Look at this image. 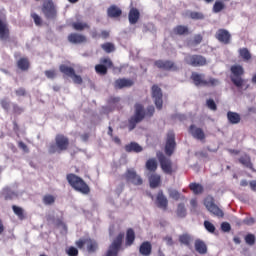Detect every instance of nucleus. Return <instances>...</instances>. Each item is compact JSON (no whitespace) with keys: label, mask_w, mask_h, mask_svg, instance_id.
<instances>
[{"label":"nucleus","mask_w":256,"mask_h":256,"mask_svg":"<svg viewBox=\"0 0 256 256\" xmlns=\"http://www.w3.org/2000/svg\"><path fill=\"white\" fill-rule=\"evenodd\" d=\"M175 147L177 143L175 142V133L169 132L167 134L166 145H165V154L163 152H156V157L160 164V168L165 175H173L177 173V166L173 165V160L170 159L171 155L175 153Z\"/></svg>","instance_id":"f257e3e1"},{"label":"nucleus","mask_w":256,"mask_h":256,"mask_svg":"<svg viewBox=\"0 0 256 256\" xmlns=\"http://www.w3.org/2000/svg\"><path fill=\"white\" fill-rule=\"evenodd\" d=\"M155 115V106H148L145 110L143 104L135 105V115L130 119L129 125L132 129L135 128V123H141L145 117L147 119H151V117Z\"/></svg>","instance_id":"f03ea898"},{"label":"nucleus","mask_w":256,"mask_h":256,"mask_svg":"<svg viewBox=\"0 0 256 256\" xmlns=\"http://www.w3.org/2000/svg\"><path fill=\"white\" fill-rule=\"evenodd\" d=\"M66 179L74 191H77L82 195H89V193H91V188L89 185L85 183L83 178L77 176L76 174H67Z\"/></svg>","instance_id":"7ed1b4c3"},{"label":"nucleus","mask_w":256,"mask_h":256,"mask_svg":"<svg viewBox=\"0 0 256 256\" xmlns=\"http://www.w3.org/2000/svg\"><path fill=\"white\" fill-rule=\"evenodd\" d=\"M69 149V138L63 134H58L55 137V144L49 146V153H61V151H67Z\"/></svg>","instance_id":"20e7f679"},{"label":"nucleus","mask_w":256,"mask_h":256,"mask_svg":"<svg viewBox=\"0 0 256 256\" xmlns=\"http://www.w3.org/2000/svg\"><path fill=\"white\" fill-rule=\"evenodd\" d=\"M230 71L232 73L230 79L235 85V87H243V83H245V80H243V75H245V69H243V66L241 65H233L230 68Z\"/></svg>","instance_id":"39448f33"},{"label":"nucleus","mask_w":256,"mask_h":256,"mask_svg":"<svg viewBox=\"0 0 256 256\" xmlns=\"http://www.w3.org/2000/svg\"><path fill=\"white\" fill-rule=\"evenodd\" d=\"M184 62L190 67H205L207 65V58L199 54H187L184 57Z\"/></svg>","instance_id":"423d86ee"},{"label":"nucleus","mask_w":256,"mask_h":256,"mask_svg":"<svg viewBox=\"0 0 256 256\" xmlns=\"http://www.w3.org/2000/svg\"><path fill=\"white\" fill-rule=\"evenodd\" d=\"M204 205L207 211H209V213H212V215H215V217L222 218L225 216L223 210H221V208H219V206L215 204V198H213V196H206V198L204 199Z\"/></svg>","instance_id":"0eeeda50"},{"label":"nucleus","mask_w":256,"mask_h":256,"mask_svg":"<svg viewBox=\"0 0 256 256\" xmlns=\"http://www.w3.org/2000/svg\"><path fill=\"white\" fill-rule=\"evenodd\" d=\"M123 239H125V233H120L109 246L106 256H118L119 251H121V246L123 245Z\"/></svg>","instance_id":"6e6552de"},{"label":"nucleus","mask_w":256,"mask_h":256,"mask_svg":"<svg viewBox=\"0 0 256 256\" xmlns=\"http://www.w3.org/2000/svg\"><path fill=\"white\" fill-rule=\"evenodd\" d=\"M151 96L154 104L156 105V109H158V111H161V109H163V91L157 84H154L152 86Z\"/></svg>","instance_id":"1a4fd4ad"},{"label":"nucleus","mask_w":256,"mask_h":256,"mask_svg":"<svg viewBox=\"0 0 256 256\" xmlns=\"http://www.w3.org/2000/svg\"><path fill=\"white\" fill-rule=\"evenodd\" d=\"M42 13L46 19H55V17H57V9L55 8L53 0H46L43 2Z\"/></svg>","instance_id":"9d476101"},{"label":"nucleus","mask_w":256,"mask_h":256,"mask_svg":"<svg viewBox=\"0 0 256 256\" xmlns=\"http://www.w3.org/2000/svg\"><path fill=\"white\" fill-rule=\"evenodd\" d=\"M154 65L163 71H179L177 64L171 60H156Z\"/></svg>","instance_id":"9b49d317"},{"label":"nucleus","mask_w":256,"mask_h":256,"mask_svg":"<svg viewBox=\"0 0 256 256\" xmlns=\"http://www.w3.org/2000/svg\"><path fill=\"white\" fill-rule=\"evenodd\" d=\"M67 39L72 45H81L83 43H87V36L75 32L70 33Z\"/></svg>","instance_id":"f8f14e48"},{"label":"nucleus","mask_w":256,"mask_h":256,"mask_svg":"<svg viewBox=\"0 0 256 256\" xmlns=\"http://www.w3.org/2000/svg\"><path fill=\"white\" fill-rule=\"evenodd\" d=\"M215 38L219 43H223L224 45L231 43V33L225 29H219L215 34Z\"/></svg>","instance_id":"ddd939ff"},{"label":"nucleus","mask_w":256,"mask_h":256,"mask_svg":"<svg viewBox=\"0 0 256 256\" xmlns=\"http://www.w3.org/2000/svg\"><path fill=\"white\" fill-rule=\"evenodd\" d=\"M156 205L159 209H163V211H167V207L169 206V200L165 194H163V190H160L156 196Z\"/></svg>","instance_id":"4468645a"},{"label":"nucleus","mask_w":256,"mask_h":256,"mask_svg":"<svg viewBox=\"0 0 256 256\" xmlns=\"http://www.w3.org/2000/svg\"><path fill=\"white\" fill-rule=\"evenodd\" d=\"M238 162L243 165V167H246V169H250L252 173H256L255 167H253V162H251V156L244 154L238 159Z\"/></svg>","instance_id":"2eb2a0df"},{"label":"nucleus","mask_w":256,"mask_h":256,"mask_svg":"<svg viewBox=\"0 0 256 256\" xmlns=\"http://www.w3.org/2000/svg\"><path fill=\"white\" fill-rule=\"evenodd\" d=\"M191 80L193 81L196 87L204 86L207 84V80H205V74H199L197 72H193L191 74Z\"/></svg>","instance_id":"dca6fc26"},{"label":"nucleus","mask_w":256,"mask_h":256,"mask_svg":"<svg viewBox=\"0 0 256 256\" xmlns=\"http://www.w3.org/2000/svg\"><path fill=\"white\" fill-rule=\"evenodd\" d=\"M139 19H141V12L137 8H131L129 11V24L137 25L139 23Z\"/></svg>","instance_id":"f3484780"},{"label":"nucleus","mask_w":256,"mask_h":256,"mask_svg":"<svg viewBox=\"0 0 256 256\" xmlns=\"http://www.w3.org/2000/svg\"><path fill=\"white\" fill-rule=\"evenodd\" d=\"M10 35L9 26L0 20V41H8Z\"/></svg>","instance_id":"a211bd4d"},{"label":"nucleus","mask_w":256,"mask_h":256,"mask_svg":"<svg viewBox=\"0 0 256 256\" xmlns=\"http://www.w3.org/2000/svg\"><path fill=\"white\" fill-rule=\"evenodd\" d=\"M152 251H153V246L149 241L143 242L139 247V253L140 255H143V256L151 255Z\"/></svg>","instance_id":"6ab92c4d"},{"label":"nucleus","mask_w":256,"mask_h":256,"mask_svg":"<svg viewBox=\"0 0 256 256\" xmlns=\"http://www.w3.org/2000/svg\"><path fill=\"white\" fill-rule=\"evenodd\" d=\"M178 240L181 245H185V247L191 249V244L193 243V236H191L189 233L181 234L178 237Z\"/></svg>","instance_id":"aec40b11"},{"label":"nucleus","mask_w":256,"mask_h":256,"mask_svg":"<svg viewBox=\"0 0 256 256\" xmlns=\"http://www.w3.org/2000/svg\"><path fill=\"white\" fill-rule=\"evenodd\" d=\"M194 247H195V250L197 251V253H199V255H206L207 244H205V242L203 240L196 239L194 242Z\"/></svg>","instance_id":"412c9836"},{"label":"nucleus","mask_w":256,"mask_h":256,"mask_svg":"<svg viewBox=\"0 0 256 256\" xmlns=\"http://www.w3.org/2000/svg\"><path fill=\"white\" fill-rule=\"evenodd\" d=\"M149 184L151 189H157V187H159V185H161V175L157 174V173H152L149 176Z\"/></svg>","instance_id":"4be33fe9"},{"label":"nucleus","mask_w":256,"mask_h":256,"mask_svg":"<svg viewBox=\"0 0 256 256\" xmlns=\"http://www.w3.org/2000/svg\"><path fill=\"white\" fill-rule=\"evenodd\" d=\"M16 65L20 71H27L31 67V62L29 61V58L22 57L16 62Z\"/></svg>","instance_id":"5701e85b"},{"label":"nucleus","mask_w":256,"mask_h":256,"mask_svg":"<svg viewBox=\"0 0 256 256\" xmlns=\"http://www.w3.org/2000/svg\"><path fill=\"white\" fill-rule=\"evenodd\" d=\"M122 13L123 12L121 11V9L119 7H117L116 5H111L107 9V15H108V17H111L112 19L121 17Z\"/></svg>","instance_id":"b1692460"},{"label":"nucleus","mask_w":256,"mask_h":256,"mask_svg":"<svg viewBox=\"0 0 256 256\" xmlns=\"http://www.w3.org/2000/svg\"><path fill=\"white\" fill-rule=\"evenodd\" d=\"M2 195L4 197V201H13V199H17V193L9 187L3 189Z\"/></svg>","instance_id":"393cba45"},{"label":"nucleus","mask_w":256,"mask_h":256,"mask_svg":"<svg viewBox=\"0 0 256 256\" xmlns=\"http://www.w3.org/2000/svg\"><path fill=\"white\" fill-rule=\"evenodd\" d=\"M129 181L132 182L133 185H143V178L133 170L129 171Z\"/></svg>","instance_id":"a878e982"},{"label":"nucleus","mask_w":256,"mask_h":256,"mask_svg":"<svg viewBox=\"0 0 256 256\" xmlns=\"http://www.w3.org/2000/svg\"><path fill=\"white\" fill-rule=\"evenodd\" d=\"M60 73H63L65 77H73L75 75V68L62 64L59 66Z\"/></svg>","instance_id":"bb28decb"},{"label":"nucleus","mask_w":256,"mask_h":256,"mask_svg":"<svg viewBox=\"0 0 256 256\" xmlns=\"http://www.w3.org/2000/svg\"><path fill=\"white\" fill-rule=\"evenodd\" d=\"M172 33L174 35H189V27L185 26V25H177L176 27L173 28Z\"/></svg>","instance_id":"cd10ccee"},{"label":"nucleus","mask_w":256,"mask_h":256,"mask_svg":"<svg viewBox=\"0 0 256 256\" xmlns=\"http://www.w3.org/2000/svg\"><path fill=\"white\" fill-rule=\"evenodd\" d=\"M145 167L149 173H155L158 168L157 160L155 158H150L146 161Z\"/></svg>","instance_id":"c85d7f7f"},{"label":"nucleus","mask_w":256,"mask_h":256,"mask_svg":"<svg viewBox=\"0 0 256 256\" xmlns=\"http://www.w3.org/2000/svg\"><path fill=\"white\" fill-rule=\"evenodd\" d=\"M189 133L194 137V139H197L198 141H205V132H203L202 129H190Z\"/></svg>","instance_id":"c756f323"},{"label":"nucleus","mask_w":256,"mask_h":256,"mask_svg":"<svg viewBox=\"0 0 256 256\" xmlns=\"http://www.w3.org/2000/svg\"><path fill=\"white\" fill-rule=\"evenodd\" d=\"M189 189L192 191L194 195H201L203 193L204 188L203 185L197 183V182H192L189 184Z\"/></svg>","instance_id":"7c9ffc66"},{"label":"nucleus","mask_w":256,"mask_h":256,"mask_svg":"<svg viewBox=\"0 0 256 256\" xmlns=\"http://www.w3.org/2000/svg\"><path fill=\"white\" fill-rule=\"evenodd\" d=\"M227 118L229 123H232V125H236L241 121V116L237 112H231L229 111L227 113Z\"/></svg>","instance_id":"2f4dec72"},{"label":"nucleus","mask_w":256,"mask_h":256,"mask_svg":"<svg viewBox=\"0 0 256 256\" xmlns=\"http://www.w3.org/2000/svg\"><path fill=\"white\" fill-rule=\"evenodd\" d=\"M176 215L180 219H185L187 217V208H185L184 203H179L176 209Z\"/></svg>","instance_id":"473e14b6"},{"label":"nucleus","mask_w":256,"mask_h":256,"mask_svg":"<svg viewBox=\"0 0 256 256\" xmlns=\"http://www.w3.org/2000/svg\"><path fill=\"white\" fill-rule=\"evenodd\" d=\"M86 245H87L88 253H95V251H97L99 247L97 242L91 238H87Z\"/></svg>","instance_id":"72a5a7b5"},{"label":"nucleus","mask_w":256,"mask_h":256,"mask_svg":"<svg viewBox=\"0 0 256 256\" xmlns=\"http://www.w3.org/2000/svg\"><path fill=\"white\" fill-rule=\"evenodd\" d=\"M125 87H129V79H117L114 82V88L115 89H123Z\"/></svg>","instance_id":"f704fd0d"},{"label":"nucleus","mask_w":256,"mask_h":256,"mask_svg":"<svg viewBox=\"0 0 256 256\" xmlns=\"http://www.w3.org/2000/svg\"><path fill=\"white\" fill-rule=\"evenodd\" d=\"M239 56L243 61H251V52L247 48H240L238 50Z\"/></svg>","instance_id":"c9c22d12"},{"label":"nucleus","mask_w":256,"mask_h":256,"mask_svg":"<svg viewBox=\"0 0 256 256\" xmlns=\"http://www.w3.org/2000/svg\"><path fill=\"white\" fill-rule=\"evenodd\" d=\"M12 210L17 215L18 219H20V221H23V219H25V212H24L23 208H21L17 205H13Z\"/></svg>","instance_id":"e433bc0d"},{"label":"nucleus","mask_w":256,"mask_h":256,"mask_svg":"<svg viewBox=\"0 0 256 256\" xmlns=\"http://www.w3.org/2000/svg\"><path fill=\"white\" fill-rule=\"evenodd\" d=\"M56 197L51 194H46L43 196L42 201L44 205H54L56 201Z\"/></svg>","instance_id":"4c0bfd02"},{"label":"nucleus","mask_w":256,"mask_h":256,"mask_svg":"<svg viewBox=\"0 0 256 256\" xmlns=\"http://www.w3.org/2000/svg\"><path fill=\"white\" fill-rule=\"evenodd\" d=\"M129 151L130 153H141V151H143V147L141 145H139V143L137 142H130L129 144Z\"/></svg>","instance_id":"58836bf2"},{"label":"nucleus","mask_w":256,"mask_h":256,"mask_svg":"<svg viewBox=\"0 0 256 256\" xmlns=\"http://www.w3.org/2000/svg\"><path fill=\"white\" fill-rule=\"evenodd\" d=\"M72 27L75 31H83L85 29H89V24L83 22H74L72 23Z\"/></svg>","instance_id":"ea45409f"},{"label":"nucleus","mask_w":256,"mask_h":256,"mask_svg":"<svg viewBox=\"0 0 256 256\" xmlns=\"http://www.w3.org/2000/svg\"><path fill=\"white\" fill-rule=\"evenodd\" d=\"M101 49H103L105 53H113V51H115V44L111 42H106L104 44H101Z\"/></svg>","instance_id":"a19ab883"},{"label":"nucleus","mask_w":256,"mask_h":256,"mask_svg":"<svg viewBox=\"0 0 256 256\" xmlns=\"http://www.w3.org/2000/svg\"><path fill=\"white\" fill-rule=\"evenodd\" d=\"M25 112V108L19 106V104H12V113L13 115H22Z\"/></svg>","instance_id":"79ce46f5"},{"label":"nucleus","mask_w":256,"mask_h":256,"mask_svg":"<svg viewBox=\"0 0 256 256\" xmlns=\"http://www.w3.org/2000/svg\"><path fill=\"white\" fill-rule=\"evenodd\" d=\"M244 241L246 245H250V247H252V245H255V241H256L255 235L251 233L247 234L244 237Z\"/></svg>","instance_id":"37998d69"},{"label":"nucleus","mask_w":256,"mask_h":256,"mask_svg":"<svg viewBox=\"0 0 256 256\" xmlns=\"http://www.w3.org/2000/svg\"><path fill=\"white\" fill-rule=\"evenodd\" d=\"M225 9V4L221 1H216L213 5V13H221Z\"/></svg>","instance_id":"c03bdc74"},{"label":"nucleus","mask_w":256,"mask_h":256,"mask_svg":"<svg viewBox=\"0 0 256 256\" xmlns=\"http://www.w3.org/2000/svg\"><path fill=\"white\" fill-rule=\"evenodd\" d=\"M95 71L98 73V75H105L107 73V66L103 64H97L95 66Z\"/></svg>","instance_id":"a18cd8bd"},{"label":"nucleus","mask_w":256,"mask_h":256,"mask_svg":"<svg viewBox=\"0 0 256 256\" xmlns=\"http://www.w3.org/2000/svg\"><path fill=\"white\" fill-rule=\"evenodd\" d=\"M219 85V79L217 78H209L206 80V84H204V87H217Z\"/></svg>","instance_id":"49530a36"},{"label":"nucleus","mask_w":256,"mask_h":256,"mask_svg":"<svg viewBox=\"0 0 256 256\" xmlns=\"http://www.w3.org/2000/svg\"><path fill=\"white\" fill-rule=\"evenodd\" d=\"M190 19L203 20L205 19V15L201 12H190Z\"/></svg>","instance_id":"de8ad7c7"},{"label":"nucleus","mask_w":256,"mask_h":256,"mask_svg":"<svg viewBox=\"0 0 256 256\" xmlns=\"http://www.w3.org/2000/svg\"><path fill=\"white\" fill-rule=\"evenodd\" d=\"M206 105L211 111H217V104L215 103L214 99H208L206 101Z\"/></svg>","instance_id":"09e8293b"},{"label":"nucleus","mask_w":256,"mask_h":256,"mask_svg":"<svg viewBox=\"0 0 256 256\" xmlns=\"http://www.w3.org/2000/svg\"><path fill=\"white\" fill-rule=\"evenodd\" d=\"M31 17L33 18V21L37 27H40V25H43V20L40 18V16L37 13H32Z\"/></svg>","instance_id":"8fccbe9b"},{"label":"nucleus","mask_w":256,"mask_h":256,"mask_svg":"<svg viewBox=\"0 0 256 256\" xmlns=\"http://www.w3.org/2000/svg\"><path fill=\"white\" fill-rule=\"evenodd\" d=\"M204 227L209 233H215V225H213V223L210 221H204Z\"/></svg>","instance_id":"3c124183"},{"label":"nucleus","mask_w":256,"mask_h":256,"mask_svg":"<svg viewBox=\"0 0 256 256\" xmlns=\"http://www.w3.org/2000/svg\"><path fill=\"white\" fill-rule=\"evenodd\" d=\"M66 253L68 256H77L79 255V250L75 248L74 246H70L67 250Z\"/></svg>","instance_id":"603ef678"},{"label":"nucleus","mask_w":256,"mask_h":256,"mask_svg":"<svg viewBox=\"0 0 256 256\" xmlns=\"http://www.w3.org/2000/svg\"><path fill=\"white\" fill-rule=\"evenodd\" d=\"M171 199H174V201H179L181 199V193L177 190H172L169 193Z\"/></svg>","instance_id":"864d4df0"},{"label":"nucleus","mask_w":256,"mask_h":256,"mask_svg":"<svg viewBox=\"0 0 256 256\" xmlns=\"http://www.w3.org/2000/svg\"><path fill=\"white\" fill-rule=\"evenodd\" d=\"M73 81V83H75L76 85H81L83 83V78L79 75H77L74 72V75H72V77H70Z\"/></svg>","instance_id":"5fc2aeb1"},{"label":"nucleus","mask_w":256,"mask_h":256,"mask_svg":"<svg viewBox=\"0 0 256 256\" xmlns=\"http://www.w3.org/2000/svg\"><path fill=\"white\" fill-rule=\"evenodd\" d=\"M16 97H25L27 95V90L23 87H20L15 90Z\"/></svg>","instance_id":"6e6d98bb"},{"label":"nucleus","mask_w":256,"mask_h":256,"mask_svg":"<svg viewBox=\"0 0 256 256\" xmlns=\"http://www.w3.org/2000/svg\"><path fill=\"white\" fill-rule=\"evenodd\" d=\"M100 63L101 65H106V67L109 68L113 67V61H111L110 58H101Z\"/></svg>","instance_id":"4d7b16f0"},{"label":"nucleus","mask_w":256,"mask_h":256,"mask_svg":"<svg viewBox=\"0 0 256 256\" xmlns=\"http://www.w3.org/2000/svg\"><path fill=\"white\" fill-rule=\"evenodd\" d=\"M44 74L47 79H55V77H57V72L55 70H46Z\"/></svg>","instance_id":"13d9d810"},{"label":"nucleus","mask_w":256,"mask_h":256,"mask_svg":"<svg viewBox=\"0 0 256 256\" xmlns=\"http://www.w3.org/2000/svg\"><path fill=\"white\" fill-rule=\"evenodd\" d=\"M0 105L4 111H9V108L11 107V102L7 101L6 99L1 100Z\"/></svg>","instance_id":"bf43d9fd"},{"label":"nucleus","mask_w":256,"mask_h":256,"mask_svg":"<svg viewBox=\"0 0 256 256\" xmlns=\"http://www.w3.org/2000/svg\"><path fill=\"white\" fill-rule=\"evenodd\" d=\"M221 230L223 233H229V231H231V224H229V222H223L221 224Z\"/></svg>","instance_id":"052dcab7"},{"label":"nucleus","mask_w":256,"mask_h":256,"mask_svg":"<svg viewBox=\"0 0 256 256\" xmlns=\"http://www.w3.org/2000/svg\"><path fill=\"white\" fill-rule=\"evenodd\" d=\"M76 247H78V249H83V247H85V245H87V238L86 239H79L78 241L75 242Z\"/></svg>","instance_id":"680f3d73"},{"label":"nucleus","mask_w":256,"mask_h":256,"mask_svg":"<svg viewBox=\"0 0 256 256\" xmlns=\"http://www.w3.org/2000/svg\"><path fill=\"white\" fill-rule=\"evenodd\" d=\"M120 101H121V98L115 97V96H111V97L108 99L109 105H115V104L119 103Z\"/></svg>","instance_id":"e2e57ef3"},{"label":"nucleus","mask_w":256,"mask_h":256,"mask_svg":"<svg viewBox=\"0 0 256 256\" xmlns=\"http://www.w3.org/2000/svg\"><path fill=\"white\" fill-rule=\"evenodd\" d=\"M202 41H203V36L201 34H196L194 36V40H193L194 45H200Z\"/></svg>","instance_id":"0e129e2a"},{"label":"nucleus","mask_w":256,"mask_h":256,"mask_svg":"<svg viewBox=\"0 0 256 256\" xmlns=\"http://www.w3.org/2000/svg\"><path fill=\"white\" fill-rule=\"evenodd\" d=\"M135 241V231L133 229H129V245H133Z\"/></svg>","instance_id":"69168bd1"},{"label":"nucleus","mask_w":256,"mask_h":256,"mask_svg":"<svg viewBox=\"0 0 256 256\" xmlns=\"http://www.w3.org/2000/svg\"><path fill=\"white\" fill-rule=\"evenodd\" d=\"M244 225H255V218L250 217V218H245L243 220Z\"/></svg>","instance_id":"338daca9"},{"label":"nucleus","mask_w":256,"mask_h":256,"mask_svg":"<svg viewBox=\"0 0 256 256\" xmlns=\"http://www.w3.org/2000/svg\"><path fill=\"white\" fill-rule=\"evenodd\" d=\"M251 191H254L256 193V180H251L249 182Z\"/></svg>","instance_id":"774afa93"}]
</instances>
